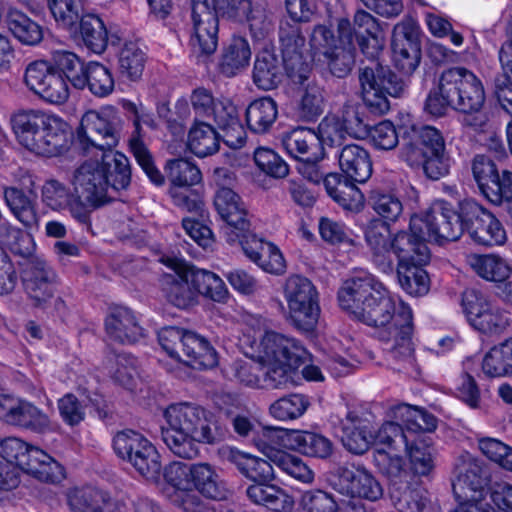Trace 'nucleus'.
Masks as SVG:
<instances>
[{
	"instance_id": "nucleus-15",
	"label": "nucleus",
	"mask_w": 512,
	"mask_h": 512,
	"mask_svg": "<svg viewBox=\"0 0 512 512\" xmlns=\"http://www.w3.org/2000/svg\"><path fill=\"white\" fill-rule=\"evenodd\" d=\"M361 95L365 104L375 113L384 114L390 108L388 96L400 97L403 83L386 66L378 62L362 68L359 72Z\"/></svg>"
},
{
	"instance_id": "nucleus-2",
	"label": "nucleus",
	"mask_w": 512,
	"mask_h": 512,
	"mask_svg": "<svg viewBox=\"0 0 512 512\" xmlns=\"http://www.w3.org/2000/svg\"><path fill=\"white\" fill-rule=\"evenodd\" d=\"M371 415L361 409L348 410L341 420L343 446L351 453L362 455L373 447V463L388 478L403 472L399 453L408 446V435L393 421L384 422L373 433Z\"/></svg>"
},
{
	"instance_id": "nucleus-34",
	"label": "nucleus",
	"mask_w": 512,
	"mask_h": 512,
	"mask_svg": "<svg viewBox=\"0 0 512 512\" xmlns=\"http://www.w3.org/2000/svg\"><path fill=\"white\" fill-rule=\"evenodd\" d=\"M22 281L26 293L36 304L45 303L55 292V272L43 260L31 262L23 272Z\"/></svg>"
},
{
	"instance_id": "nucleus-55",
	"label": "nucleus",
	"mask_w": 512,
	"mask_h": 512,
	"mask_svg": "<svg viewBox=\"0 0 512 512\" xmlns=\"http://www.w3.org/2000/svg\"><path fill=\"white\" fill-rule=\"evenodd\" d=\"M390 498L399 512H438V508L434 507L420 490H402L394 484L390 488Z\"/></svg>"
},
{
	"instance_id": "nucleus-62",
	"label": "nucleus",
	"mask_w": 512,
	"mask_h": 512,
	"mask_svg": "<svg viewBox=\"0 0 512 512\" xmlns=\"http://www.w3.org/2000/svg\"><path fill=\"white\" fill-rule=\"evenodd\" d=\"M111 378L126 389L132 390L137 381L136 360L129 354H118L108 360Z\"/></svg>"
},
{
	"instance_id": "nucleus-26",
	"label": "nucleus",
	"mask_w": 512,
	"mask_h": 512,
	"mask_svg": "<svg viewBox=\"0 0 512 512\" xmlns=\"http://www.w3.org/2000/svg\"><path fill=\"white\" fill-rule=\"evenodd\" d=\"M265 436L269 439H277V443L283 448L310 457L326 459L333 452L330 439L315 432L267 427Z\"/></svg>"
},
{
	"instance_id": "nucleus-30",
	"label": "nucleus",
	"mask_w": 512,
	"mask_h": 512,
	"mask_svg": "<svg viewBox=\"0 0 512 512\" xmlns=\"http://www.w3.org/2000/svg\"><path fill=\"white\" fill-rule=\"evenodd\" d=\"M238 243L246 257L264 272L272 275H282L286 272V260L277 245L259 238L248 232L243 234Z\"/></svg>"
},
{
	"instance_id": "nucleus-29",
	"label": "nucleus",
	"mask_w": 512,
	"mask_h": 512,
	"mask_svg": "<svg viewBox=\"0 0 512 512\" xmlns=\"http://www.w3.org/2000/svg\"><path fill=\"white\" fill-rule=\"evenodd\" d=\"M255 446L274 466L293 479L304 484H311L314 481V472L304 460L280 450L279 447L282 446L277 443V439L266 438L265 428L255 439Z\"/></svg>"
},
{
	"instance_id": "nucleus-1",
	"label": "nucleus",
	"mask_w": 512,
	"mask_h": 512,
	"mask_svg": "<svg viewBox=\"0 0 512 512\" xmlns=\"http://www.w3.org/2000/svg\"><path fill=\"white\" fill-rule=\"evenodd\" d=\"M338 291L340 307L359 321L379 328L384 351L396 361L411 363L412 311L371 273L360 270Z\"/></svg>"
},
{
	"instance_id": "nucleus-31",
	"label": "nucleus",
	"mask_w": 512,
	"mask_h": 512,
	"mask_svg": "<svg viewBox=\"0 0 512 512\" xmlns=\"http://www.w3.org/2000/svg\"><path fill=\"white\" fill-rule=\"evenodd\" d=\"M320 145L330 147L341 145L346 136L362 137L367 134V125L363 123L354 109H347L342 118L337 116L325 117L318 126Z\"/></svg>"
},
{
	"instance_id": "nucleus-9",
	"label": "nucleus",
	"mask_w": 512,
	"mask_h": 512,
	"mask_svg": "<svg viewBox=\"0 0 512 512\" xmlns=\"http://www.w3.org/2000/svg\"><path fill=\"white\" fill-rule=\"evenodd\" d=\"M400 158L412 168H422L425 175L438 180L449 173L450 158L440 131L424 126L404 138Z\"/></svg>"
},
{
	"instance_id": "nucleus-7",
	"label": "nucleus",
	"mask_w": 512,
	"mask_h": 512,
	"mask_svg": "<svg viewBox=\"0 0 512 512\" xmlns=\"http://www.w3.org/2000/svg\"><path fill=\"white\" fill-rule=\"evenodd\" d=\"M306 354L297 340L275 331H266L258 340H252L250 351L246 352L266 368L263 381L272 389L285 387L291 381L292 370L299 366Z\"/></svg>"
},
{
	"instance_id": "nucleus-44",
	"label": "nucleus",
	"mask_w": 512,
	"mask_h": 512,
	"mask_svg": "<svg viewBox=\"0 0 512 512\" xmlns=\"http://www.w3.org/2000/svg\"><path fill=\"white\" fill-rule=\"evenodd\" d=\"M11 425L40 434L55 432L58 428L46 413L24 399H19Z\"/></svg>"
},
{
	"instance_id": "nucleus-60",
	"label": "nucleus",
	"mask_w": 512,
	"mask_h": 512,
	"mask_svg": "<svg viewBox=\"0 0 512 512\" xmlns=\"http://www.w3.org/2000/svg\"><path fill=\"white\" fill-rule=\"evenodd\" d=\"M309 406L307 396L295 393L274 401L269 407V414L279 421H291L302 417Z\"/></svg>"
},
{
	"instance_id": "nucleus-40",
	"label": "nucleus",
	"mask_w": 512,
	"mask_h": 512,
	"mask_svg": "<svg viewBox=\"0 0 512 512\" xmlns=\"http://www.w3.org/2000/svg\"><path fill=\"white\" fill-rule=\"evenodd\" d=\"M338 162L346 177L355 182L363 183L372 174V163L369 154L359 145L349 144L344 146L338 155Z\"/></svg>"
},
{
	"instance_id": "nucleus-33",
	"label": "nucleus",
	"mask_w": 512,
	"mask_h": 512,
	"mask_svg": "<svg viewBox=\"0 0 512 512\" xmlns=\"http://www.w3.org/2000/svg\"><path fill=\"white\" fill-rule=\"evenodd\" d=\"M353 36L363 54L374 59L385 46V33L377 18L365 10L356 11L351 25V42ZM351 46L353 44L351 43Z\"/></svg>"
},
{
	"instance_id": "nucleus-18",
	"label": "nucleus",
	"mask_w": 512,
	"mask_h": 512,
	"mask_svg": "<svg viewBox=\"0 0 512 512\" xmlns=\"http://www.w3.org/2000/svg\"><path fill=\"white\" fill-rule=\"evenodd\" d=\"M462 308L469 324L482 334L499 336L510 325L508 313L474 289L464 291Z\"/></svg>"
},
{
	"instance_id": "nucleus-38",
	"label": "nucleus",
	"mask_w": 512,
	"mask_h": 512,
	"mask_svg": "<svg viewBox=\"0 0 512 512\" xmlns=\"http://www.w3.org/2000/svg\"><path fill=\"white\" fill-rule=\"evenodd\" d=\"M99 152L101 153L99 171L105 174L110 192L115 195L116 192L126 189L130 184L129 160L123 153L113 151L111 148Z\"/></svg>"
},
{
	"instance_id": "nucleus-43",
	"label": "nucleus",
	"mask_w": 512,
	"mask_h": 512,
	"mask_svg": "<svg viewBox=\"0 0 512 512\" xmlns=\"http://www.w3.org/2000/svg\"><path fill=\"white\" fill-rule=\"evenodd\" d=\"M67 500L73 512H112V503L107 493L91 486L69 490Z\"/></svg>"
},
{
	"instance_id": "nucleus-28",
	"label": "nucleus",
	"mask_w": 512,
	"mask_h": 512,
	"mask_svg": "<svg viewBox=\"0 0 512 512\" xmlns=\"http://www.w3.org/2000/svg\"><path fill=\"white\" fill-rule=\"evenodd\" d=\"M335 486L344 495L370 502H375L383 496V488L380 482L364 466L340 468Z\"/></svg>"
},
{
	"instance_id": "nucleus-16",
	"label": "nucleus",
	"mask_w": 512,
	"mask_h": 512,
	"mask_svg": "<svg viewBox=\"0 0 512 512\" xmlns=\"http://www.w3.org/2000/svg\"><path fill=\"white\" fill-rule=\"evenodd\" d=\"M410 233L423 243L455 241L462 234L460 216L446 203L437 204L428 212L411 217Z\"/></svg>"
},
{
	"instance_id": "nucleus-57",
	"label": "nucleus",
	"mask_w": 512,
	"mask_h": 512,
	"mask_svg": "<svg viewBox=\"0 0 512 512\" xmlns=\"http://www.w3.org/2000/svg\"><path fill=\"white\" fill-rule=\"evenodd\" d=\"M55 69L76 89L83 90L86 65L73 52L55 50L52 52Z\"/></svg>"
},
{
	"instance_id": "nucleus-58",
	"label": "nucleus",
	"mask_w": 512,
	"mask_h": 512,
	"mask_svg": "<svg viewBox=\"0 0 512 512\" xmlns=\"http://www.w3.org/2000/svg\"><path fill=\"white\" fill-rule=\"evenodd\" d=\"M114 86L112 72L106 66L98 62H90L86 65L83 89L88 87L94 96L104 98L113 92Z\"/></svg>"
},
{
	"instance_id": "nucleus-53",
	"label": "nucleus",
	"mask_w": 512,
	"mask_h": 512,
	"mask_svg": "<svg viewBox=\"0 0 512 512\" xmlns=\"http://www.w3.org/2000/svg\"><path fill=\"white\" fill-rule=\"evenodd\" d=\"M425 264H417L416 261L397 265L398 282L401 288L409 295L423 296L430 289V279L423 269Z\"/></svg>"
},
{
	"instance_id": "nucleus-4",
	"label": "nucleus",
	"mask_w": 512,
	"mask_h": 512,
	"mask_svg": "<svg viewBox=\"0 0 512 512\" xmlns=\"http://www.w3.org/2000/svg\"><path fill=\"white\" fill-rule=\"evenodd\" d=\"M11 125L17 142L36 155L54 157L69 147V125L55 114L40 110L22 111L11 118Z\"/></svg>"
},
{
	"instance_id": "nucleus-12",
	"label": "nucleus",
	"mask_w": 512,
	"mask_h": 512,
	"mask_svg": "<svg viewBox=\"0 0 512 512\" xmlns=\"http://www.w3.org/2000/svg\"><path fill=\"white\" fill-rule=\"evenodd\" d=\"M195 121H213L226 131L224 142L233 148L242 147L245 133L239 122L236 106L229 99L214 98L212 93L204 88L193 90L190 96Z\"/></svg>"
},
{
	"instance_id": "nucleus-56",
	"label": "nucleus",
	"mask_w": 512,
	"mask_h": 512,
	"mask_svg": "<svg viewBox=\"0 0 512 512\" xmlns=\"http://www.w3.org/2000/svg\"><path fill=\"white\" fill-rule=\"evenodd\" d=\"M146 55L140 44L135 41L125 42L119 52L120 74L130 81H138L144 71Z\"/></svg>"
},
{
	"instance_id": "nucleus-24",
	"label": "nucleus",
	"mask_w": 512,
	"mask_h": 512,
	"mask_svg": "<svg viewBox=\"0 0 512 512\" xmlns=\"http://www.w3.org/2000/svg\"><path fill=\"white\" fill-rule=\"evenodd\" d=\"M41 201L52 211H68L70 216L87 232H92L91 212L83 200L64 183L50 179L41 188Z\"/></svg>"
},
{
	"instance_id": "nucleus-13",
	"label": "nucleus",
	"mask_w": 512,
	"mask_h": 512,
	"mask_svg": "<svg viewBox=\"0 0 512 512\" xmlns=\"http://www.w3.org/2000/svg\"><path fill=\"white\" fill-rule=\"evenodd\" d=\"M283 297L287 304V317L299 330L312 331L320 317L319 292L307 277L293 274L283 284Z\"/></svg>"
},
{
	"instance_id": "nucleus-52",
	"label": "nucleus",
	"mask_w": 512,
	"mask_h": 512,
	"mask_svg": "<svg viewBox=\"0 0 512 512\" xmlns=\"http://www.w3.org/2000/svg\"><path fill=\"white\" fill-rule=\"evenodd\" d=\"M482 371L491 378L512 375V338L495 345L485 354Z\"/></svg>"
},
{
	"instance_id": "nucleus-48",
	"label": "nucleus",
	"mask_w": 512,
	"mask_h": 512,
	"mask_svg": "<svg viewBox=\"0 0 512 512\" xmlns=\"http://www.w3.org/2000/svg\"><path fill=\"white\" fill-rule=\"evenodd\" d=\"M187 146L197 157H207L219 150L220 137L210 123L195 121L188 133Z\"/></svg>"
},
{
	"instance_id": "nucleus-46",
	"label": "nucleus",
	"mask_w": 512,
	"mask_h": 512,
	"mask_svg": "<svg viewBox=\"0 0 512 512\" xmlns=\"http://www.w3.org/2000/svg\"><path fill=\"white\" fill-rule=\"evenodd\" d=\"M188 275L192 277L196 298L200 294L215 302H226L229 290L218 274L190 265Z\"/></svg>"
},
{
	"instance_id": "nucleus-21",
	"label": "nucleus",
	"mask_w": 512,
	"mask_h": 512,
	"mask_svg": "<svg viewBox=\"0 0 512 512\" xmlns=\"http://www.w3.org/2000/svg\"><path fill=\"white\" fill-rule=\"evenodd\" d=\"M159 262L172 270L160 279L161 290L169 302L179 308H186L196 300L190 264L175 255H162Z\"/></svg>"
},
{
	"instance_id": "nucleus-5",
	"label": "nucleus",
	"mask_w": 512,
	"mask_h": 512,
	"mask_svg": "<svg viewBox=\"0 0 512 512\" xmlns=\"http://www.w3.org/2000/svg\"><path fill=\"white\" fill-rule=\"evenodd\" d=\"M485 99L481 79L464 67H453L440 75L426 98L425 110L435 117L445 115L449 107L458 112L476 111L484 107Z\"/></svg>"
},
{
	"instance_id": "nucleus-45",
	"label": "nucleus",
	"mask_w": 512,
	"mask_h": 512,
	"mask_svg": "<svg viewBox=\"0 0 512 512\" xmlns=\"http://www.w3.org/2000/svg\"><path fill=\"white\" fill-rule=\"evenodd\" d=\"M191 490L213 500H221L226 496V490L218 473L208 463L192 464Z\"/></svg>"
},
{
	"instance_id": "nucleus-54",
	"label": "nucleus",
	"mask_w": 512,
	"mask_h": 512,
	"mask_svg": "<svg viewBox=\"0 0 512 512\" xmlns=\"http://www.w3.org/2000/svg\"><path fill=\"white\" fill-rule=\"evenodd\" d=\"M3 196L11 213L24 226L32 228L38 225L35 204L22 190L15 187H5Z\"/></svg>"
},
{
	"instance_id": "nucleus-36",
	"label": "nucleus",
	"mask_w": 512,
	"mask_h": 512,
	"mask_svg": "<svg viewBox=\"0 0 512 512\" xmlns=\"http://www.w3.org/2000/svg\"><path fill=\"white\" fill-rule=\"evenodd\" d=\"M284 150L298 160L320 161L323 158V147L317 134L309 129L296 128L281 137Z\"/></svg>"
},
{
	"instance_id": "nucleus-3",
	"label": "nucleus",
	"mask_w": 512,
	"mask_h": 512,
	"mask_svg": "<svg viewBox=\"0 0 512 512\" xmlns=\"http://www.w3.org/2000/svg\"><path fill=\"white\" fill-rule=\"evenodd\" d=\"M165 425L162 439L172 453L181 458H193L198 453L197 443H213L217 426L212 415L202 407L190 403L169 405L163 413Z\"/></svg>"
},
{
	"instance_id": "nucleus-47",
	"label": "nucleus",
	"mask_w": 512,
	"mask_h": 512,
	"mask_svg": "<svg viewBox=\"0 0 512 512\" xmlns=\"http://www.w3.org/2000/svg\"><path fill=\"white\" fill-rule=\"evenodd\" d=\"M407 435H408V446L406 449L402 450L399 453L400 457H402V453L406 452L409 456V461H410L411 469L413 470V472L419 476L429 475L435 467L434 454H433L431 447H429L428 445H425L421 441L412 442L410 438L413 436V434L410 433ZM401 459H402V462L404 463L403 458H401ZM405 475H406V471L403 468V472L401 473L400 476L394 477V478H389L391 481H394L392 483L391 487L394 484H396V486L400 487L402 490L407 488L406 485H400L396 482L397 479H401L402 476H405ZM408 489H410V488L408 487Z\"/></svg>"
},
{
	"instance_id": "nucleus-19",
	"label": "nucleus",
	"mask_w": 512,
	"mask_h": 512,
	"mask_svg": "<svg viewBox=\"0 0 512 512\" xmlns=\"http://www.w3.org/2000/svg\"><path fill=\"white\" fill-rule=\"evenodd\" d=\"M70 182L87 209H97L115 198L110 192L105 174L99 171V162L82 163L73 172Z\"/></svg>"
},
{
	"instance_id": "nucleus-61",
	"label": "nucleus",
	"mask_w": 512,
	"mask_h": 512,
	"mask_svg": "<svg viewBox=\"0 0 512 512\" xmlns=\"http://www.w3.org/2000/svg\"><path fill=\"white\" fill-rule=\"evenodd\" d=\"M48 7L56 23L69 31H77V23L82 17L83 5L81 0H47Z\"/></svg>"
},
{
	"instance_id": "nucleus-25",
	"label": "nucleus",
	"mask_w": 512,
	"mask_h": 512,
	"mask_svg": "<svg viewBox=\"0 0 512 512\" xmlns=\"http://www.w3.org/2000/svg\"><path fill=\"white\" fill-rule=\"evenodd\" d=\"M420 35V26L411 17L404 18L393 28V58L396 66L405 74L415 71L420 63Z\"/></svg>"
},
{
	"instance_id": "nucleus-6",
	"label": "nucleus",
	"mask_w": 512,
	"mask_h": 512,
	"mask_svg": "<svg viewBox=\"0 0 512 512\" xmlns=\"http://www.w3.org/2000/svg\"><path fill=\"white\" fill-rule=\"evenodd\" d=\"M364 235L372 262L382 273H392L395 260L398 264L415 261L417 264H427L430 259L426 243L405 231L392 237L389 225L379 219H373L367 224Z\"/></svg>"
},
{
	"instance_id": "nucleus-37",
	"label": "nucleus",
	"mask_w": 512,
	"mask_h": 512,
	"mask_svg": "<svg viewBox=\"0 0 512 512\" xmlns=\"http://www.w3.org/2000/svg\"><path fill=\"white\" fill-rule=\"evenodd\" d=\"M105 327L110 339L122 344H132L144 337L136 316L126 307L114 309L106 318Z\"/></svg>"
},
{
	"instance_id": "nucleus-51",
	"label": "nucleus",
	"mask_w": 512,
	"mask_h": 512,
	"mask_svg": "<svg viewBox=\"0 0 512 512\" xmlns=\"http://www.w3.org/2000/svg\"><path fill=\"white\" fill-rule=\"evenodd\" d=\"M231 461L239 472L254 482H268L274 478L273 463L241 451L231 452Z\"/></svg>"
},
{
	"instance_id": "nucleus-17",
	"label": "nucleus",
	"mask_w": 512,
	"mask_h": 512,
	"mask_svg": "<svg viewBox=\"0 0 512 512\" xmlns=\"http://www.w3.org/2000/svg\"><path fill=\"white\" fill-rule=\"evenodd\" d=\"M462 232H468L470 238L484 246H501L507 241L503 224L489 211L472 199L460 203L459 212Z\"/></svg>"
},
{
	"instance_id": "nucleus-63",
	"label": "nucleus",
	"mask_w": 512,
	"mask_h": 512,
	"mask_svg": "<svg viewBox=\"0 0 512 512\" xmlns=\"http://www.w3.org/2000/svg\"><path fill=\"white\" fill-rule=\"evenodd\" d=\"M150 441L134 430H123L113 438V449L118 457L131 463L132 458L139 456Z\"/></svg>"
},
{
	"instance_id": "nucleus-10",
	"label": "nucleus",
	"mask_w": 512,
	"mask_h": 512,
	"mask_svg": "<svg viewBox=\"0 0 512 512\" xmlns=\"http://www.w3.org/2000/svg\"><path fill=\"white\" fill-rule=\"evenodd\" d=\"M213 182L215 193L213 206L220 219L226 224V241L233 245L250 229L248 209L241 196L234 191L236 177L228 168H216Z\"/></svg>"
},
{
	"instance_id": "nucleus-50",
	"label": "nucleus",
	"mask_w": 512,
	"mask_h": 512,
	"mask_svg": "<svg viewBox=\"0 0 512 512\" xmlns=\"http://www.w3.org/2000/svg\"><path fill=\"white\" fill-rule=\"evenodd\" d=\"M278 108L271 97L254 100L246 109L248 128L258 134L267 132L277 119Z\"/></svg>"
},
{
	"instance_id": "nucleus-64",
	"label": "nucleus",
	"mask_w": 512,
	"mask_h": 512,
	"mask_svg": "<svg viewBox=\"0 0 512 512\" xmlns=\"http://www.w3.org/2000/svg\"><path fill=\"white\" fill-rule=\"evenodd\" d=\"M8 27L12 34L26 45H36L43 38L42 28L26 15L17 11L9 14Z\"/></svg>"
},
{
	"instance_id": "nucleus-42",
	"label": "nucleus",
	"mask_w": 512,
	"mask_h": 512,
	"mask_svg": "<svg viewBox=\"0 0 512 512\" xmlns=\"http://www.w3.org/2000/svg\"><path fill=\"white\" fill-rule=\"evenodd\" d=\"M285 65L277 55L269 50L261 51L255 60L253 80L262 90L276 88L284 78Z\"/></svg>"
},
{
	"instance_id": "nucleus-27",
	"label": "nucleus",
	"mask_w": 512,
	"mask_h": 512,
	"mask_svg": "<svg viewBox=\"0 0 512 512\" xmlns=\"http://www.w3.org/2000/svg\"><path fill=\"white\" fill-rule=\"evenodd\" d=\"M279 40L287 76L293 82L302 84L308 78L310 65L303 54L305 38L300 27L297 24L282 23Z\"/></svg>"
},
{
	"instance_id": "nucleus-32",
	"label": "nucleus",
	"mask_w": 512,
	"mask_h": 512,
	"mask_svg": "<svg viewBox=\"0 0 512 512\" xmlns=\"http://www.w3.org/2000/svg\"><path fill=\"white\" fill-rule=\"evenodd\" d=\"M488 483L487 471L478 459L468 453L458 458L452 482L453 491L458 498L487 492Z\"/></svg>"
},
{
	"instance_id": "nucleus-39",
	"label": "nucleus",
	"mask_w": 512,
	"mask_h": 512,
	"mask_svg": "<svg viewBox=\"0 0 512 512\" xmlns=\"http://www.w3.org/2000/svg\"><path fill=\"white\" fill-rule=\"evenodd\" d=\"M182 352L185 359L182 358L181 364L195 369L213 368L218 363L217 353L210 343L191 331L184 337Z\"/></svg>"
},
{
	"instance_id": "nucleus-49",
	"label": "nucleus",
	"mask_w": 512,
	"mask_h": 512,
	"mask_svg": "<svg viewBox=\"0 0 512 512\" xmlns=\"http://www.w3.org/2000/svg\"><path fill=\"white\" fill-rule=\"evenodd\" d=\"M251 55L247 39L240 36L233 37L224 48L220 62L221 72L228 77L235 76L249 66Z\"/></svg>"
},
{
	"instance_id": "nucleus-11",
	"label": "nucleus",
	"mask_w": 512,
	"mask_h": 512,
	"mask_svg": "<svg viewBox=\"0 0 512 512\" xmlns=\"http://www.w3.org/2000/svg\"><path fill=\"white\" fill-rule=\"evenodd\" d=\"M2 460L46 483H59L65 478L64 467L43 449L20 438L0 441Z\"/></svg>"
},
{
	"instance_id": "nucleus-23",
	"label": "nucleus",
	"mask_w": 512,
	"mask_h": 512,
	"mask_svg": "<svg viewBox=\"0 0 512 512\" xmlns=\"http://www.w3.org/2000/svg\"><path fill=\"white\" fill-rule=\"evenodd\" d=\"M192 464L172 462L164 468L165 482L170 486L167 497L184 512H205L206 503L191 490Z\"/></svg>"
},
{
	"instance_id": "nucleus-14",
	"label": "nucleus",
	"mask_w": 512,
	"mask_h": 512,
	"mask_svg": "<svg viewBox=\"0 0 512 512\" xmlns=\"http://www.w3.org/2000/svg\"><path fill=\"white\" fill-rule=\"evenodd\" d=\"M119 128L120 117L113 106L89 110L82 116L77 131L79 147L85 153L95 155L99 151L110 149L118 143Z\"/></svg>"
},
{
	"instance_id": "nucleus-22",
	"label": "nucleus",
	"mask_w": 512,
	"mask_h": 512,
	"mask_svg": "<svg viewBox=\"0 0 512 512\" xmlns=\"http://www.w3.org/2000/svg\"><path fill=\"white\" fill-rule=\"evenodd\" d=\"M121 105L133 118L134 134L129 140V147L137 163L155 185H162L164 178L161 172L155 167L153 158L141 140L142 124L155 129L156 122L153 114L141 103L136 104L130 100H122Z\"/></svg>"
},
{
	"instance_id": "nucleus-41",
	"label": "nucleus",
	"mask_w": 512,
	"mask_h": 512,
	"mask_svg": "<svg viewBox=\"0 0 512 512\" xmlns=\"http://www.w3.org/2000/svg\"><path fill=\"white\" fill-rule=\"evenodd\" d=\"M467 264L482 279L491 282H504L512 274V263L497 254H470Z\"/></svg>"
},
{
	"instance_id": "nucleus-20",
	"label": "nucleus",
	"mask_w": 512,
	"mask_h": 512,
	"mask_svg": "<svg viewBox=\"0 0 512 512\" xmlns=\"http://www.w3.org/2000/svg\"><path fill=\"white\" fill-rule=\"evenodd\" d=\"M219 12L211 0H192L190 44L195 52L213 54L218 46Z\"/></svg>"
},
{
	"instance_id": "nucleus-8",
	"label": "nucleus",
	"mask_w": 512,
	"mask_h": 512,
	"mask_svg": "<svg viewBox=\"0 0 512 512\" xmlns=\"http://www.w3.org/2000/svg\"><path fill=\"white\" fill-rule=\"evenodd\" d=\"M339 37L325 25L314 27L309 41L310 62L321 70H328L339 78L347 75L354 64V47L351 46V23L338 22Z\"/></svg>"
},
{
	"instance_id": "nucleus-59",
	"label": "nucleus",
	"mask_w": 512,
	"mask_h": 512,
	"mask_svg": "<svg viewBox=\"0 0 512 512\" xmlns=\"http://www.w3.org/2000/svg\"><path fill=\"white\" fill-rule=\"evenodd\" d=\"M79 32L85 45L95 53L105 50L108 41L103 21L96 15L86 14L80 18Z\"/></svg>"
},
{
	"instance_id": "nucleus-35",
	"label": "nucleus",
	"mask_w": 512,
	"mask_h": 512,
	"mask_svg": "<svg viewBox=\"0 0 512 512\" xmlns=\"http://www.w3.org/2000/svg\"><path fill=\"white\" fill-rule=\"evenodd\" d=\"M387 416L405 434H413L410 438L412 442L418 441L419 431H432L436 428V418L432 414L408 404L391 406Z\"/></svg>"
}]
</instances>
